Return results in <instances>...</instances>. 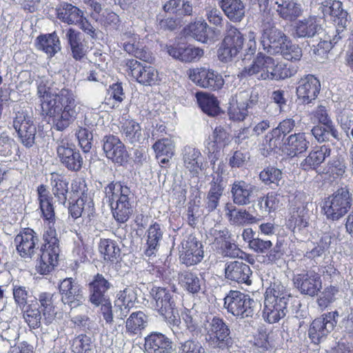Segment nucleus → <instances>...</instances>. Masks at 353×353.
Masks as SVG:
<instances>
[{
	"label": "nucleus",
	"instance_id": "774afa93",
	"mask_svg": "<svg viewBox=\"0 0 353 353\" xmlns=\"http://www.w3.org/2000/svg\"><path fill=\"white\" fill-rule=\"evenodd\" d=\"M228 114L230 119L232 121H242L248 116V110L244 104H241L236 101L230 103Z\"/></svg>",
	"mask_w": 353,
	"mask_h": 353
},
{
	"label": "nucleus",
	"instance_id": "f704fd0d",
	"mask_svg": "<svg viewBox=\"0 0 353 353\" xmlns=\"http://www.w3.org/2000/svg\"><path fill=\"white\" fill-rule=\"evenodd\" d=\"M224 189L223 177L219 174L212 176L205 200V208L208 212H212L216 209Z\"/></svg>",
	"mask_w": 353,
	"mask_h": 353
},
{
	"label": "nucleus",
	"instance_id": "20e7f679",
	"mask_svg": "<svg viewBox=\"0 0 353 353\" xmlns=\"http://www.w3.org/2000/svg\"><path fill=\"white\" fill-rule=\"evenodd\" d=\"M296 70L283 62L275 63L274 59L259 53L252 65L245 67L238 75L245 78L260 73L259 79L283 80L292 77Z\"/></svg>",
	"mask_w": 353,
	"mask_h": 353
},
{
	"label": "nucleus",
	"instance_id": "393cba45",
	"mask_svg": "<svg viewBox=\"0 0 353 353\" xmlns=\"http://www.w3.org/2000/svg\"><path fill=\"white\" fill-rule=\"evenodd\" d=\"M288 38L281 30L271 26L263 30L261 42L263 49L268 53L276 54H279Z\"/></svg>",
	"mask_w": 353,
	"mask_h": 353
},
{
	"label": "nucleus",
	"instance_id": "39448f33",
	"mask_svg": "<svg viewBox=\"0 0 353 353\" xmlns=\"http://www.w3.org/2000/svg\"><path fill=\"white\" fill-rule=\"evenodd\" d=\"M113 217L117 222L124 223L133 213V194L130 188L120 181H112L104 188Z\"/></svg>",
	"mask_w": 353,
	"mask_h": 353
},
{
	"label": "nucleus",
	"instance_id": "49530a36",
	"mask_svg": "<svg viewBox=\"0 0 353 353\" xmlns=\"http://www.w3.org/2000/svg\"><path fill=\"white\" fill-rule=\"evenodd\" d=\"M58 19L62 22L68 24L77 25L79 23L81 19L83 16V12L78 7L67 2L60 4L57 10Z\"/></svg>",
	"mask_w": 353,
	"mask_h": 353
},
{
	"label": "nucleus",
	"instance_id": "4d7b16f0",
	"mask_svg": "<svg viewBox=\"0 0 353 353\" xmlns=\"http://www.w3.org/2000/svg\"><path fill=\"white\" fill-rule=\"evenodd\" d=\"M345 165L343 160L337 158L328 161L326 166L323 168V174H325V178L334 181L336 179L341 178L345 172Z\"/></svg>",
	"mask_w": 353,
	"mask_h": 353
},
{
	"label": "nucleus",
	"instance_id": "c85d7f7f",
	"mask_svg": "<svg viewBox=\"0 0 353 353\" xmlns=\"http://www.w3.org/2000/svg\"><path fill=\"white\" fill-rule=\"evenodd\" d=\"M252 274V272L250 266L239 261H231L227 263L225 268V278L238 283H245L248 285H251L250 276Z\"/></svg>",
	"mask_w": 353,
	"mask_h": 353
},
{
	"label": "nucleus",
	"instance_id": "de8ad7c7",
	"mask_svg": "<svg viewBox=\"0 0 353 353\" xmlns=\"http://www.w3.org/2000/svg\"><path fill=\"white\" fill-rule=\"evenodd\" d=\"M157 159L160 160L161 165L169 163L170 159L174 154V144L172 140L168 138L158 139L152 145Z\"/></svg>",
	"mask_w": 353,
	"mask_h": 353
},
{
	"label": "nucleus",
	"instance_id": "1a4fd4ad",
	"mask_svg": "<svg viewBox=\"0 0 353 353\" xmlns=\"http://www.w3.org/2000/svg\"><path fill=\"white\" fill-rule=\"evenodd\" d=\"M311 119H314L319 125L313 126L312 134L319 142L329 141L330 134L335 139H339V134L334 123L330 118L325 106L319 105L311 112Z\"/></svg>",
	"mask_w": 353,
	"mask_h": 353
},
{
	"label": "nucleus",
	"instance_id": "72a5a7b5",
	"mask_svg": "<svg viewBox=\"0 0 353 353\" xmlns=\"http://www.w3.org/2000/svg\"><path fill=\"white\" fill-rule=\"evenodd\" d=\"M255 186L243 180L235 181L231 188L233 202L238 205H245L250 203Z\"/></svg>",
	"mask_w": 353,
	"mask_h": 353
},
{
	"label": "nucleus",
	"instance_id": "aec40b11",
	"mask_svg": "<svg viewBox=\"0 0 353 353\" xmlns=\"http://www.w3.org/2000/svg\"><path fill=\"white\" fill-rule=\"evenodd\" d=\"M103 150L108 159L120 165L128 162L129 154L125 145L116 136L106 135L103 138Z\"/></svg>",
	"mask_w": 353,
	"mask_h": 353
},
{
	"label": "nucleus",
	"instance_id": "338daca9",
	"mask_svg": "<svg viewBox=\"0 0 353 353\" xmlns=\"http://www.w3.org/2000/svg\"><path fill=\"white\" fill-rule=\"evenodd\" d=\"M72 347L74 353H92L91 338L85 334L76 336L73 339Z\"/></svg>",
	"mask_w": 353,
	"mask_h": 353
},
{
	"label": "nucleus",
	"instance_id": "79ce46f5",
	"mask_svg": "<svg viewBox=\"0 0 353 353\" xmlns=\"http://www.w3.org/2000/svg\"><path fill=\"white\" fill-rule=\"evenodd\" d=\"M99 252L103 259L112 264L117 263L121 259V249L117 242L111 239H101L98 245Z\"/></svg>",
	"mask_w": 353,
	"mask_h": 353
},
{
	"label": "nucleus",
	"instance_id": "e433bc0d",
	"mask_svg": "<svg viewBox=\"0 0 353 353\" xmlns=\"http://www.w3.org/2000/svg\"><path fill=\"white\" fill-rule=\"evenodd\" d=\"M195 97L199 107L208 116L214 117L221 112L220 102L213 94L200 91L196 93Z\"/></svg>",
	"mask_w": 353,
	"mask_h": 353
},
{
	"label": "nucleus",
	"instance_id": "a19ab883",
	"mask_svg": "<svg viewBox=\"0 0 353 353\" xmlns=\"http://www.w3.org/2000/svg\"><path fill=\"white\" fill-rule=\"evenodd\" d=\"M219 6L233 22H240L245 17V6L242 0H219Z\"/></svg>",
	"mask_w": 353,
	"mask_h": 353
},
{
	"label": "nucleus",
	"instance_id": "0eeeda50",
	"mask_svg": "<svg viewBox=\"0 0 353 353\" xmlns=\"http://www.w3.org/2000/svg\"><path fill=\"white\" fill-rule=\"evenodd\" d=\"M351 205L348 190L341 188L324 199L322 212L328 220L337 221L347 214Z\"/></svg>",
	"mask_w": 353,
	"mask_h": 353
},
{
	"label": "nucleus",
	"instance_id": "7c9ffc66",
	"mask_svg": "<svg viewBox=\"0 0 353 353\" xmlns=\"http://www.w3.org/2000/svg\"><path fill=\"white\" fill-rule=\"evenodd\" d=\"M144 349L146 353H172V342L162 333L152 332L145 338Z\"/></svg>",
	"mask_w": 353,
	"mask_h": 353
},
{
	"label": "nucleus",
	"instance_id": "6e6552de",
	"mask_svg": "<svg viewBox=\"0 0 353 353\" xmlns=\"http://www.w3.org/2000/svg\"><path fill=\"white\" fill-rule=\"evenodd\" d=\"M244 40L243 33L236 27L228 23L217 50L219 59L225 63L232 61L242 50Z\"/></svg>",
	"mask_w": 353,
	"mask_h": 353
},
{
	"label": "nucleus",
	"instance_id": "680f3d73",
	"mask_svg": "<svg viewBox=\"0 0 353 353\" xmlns=\"http://www.w3.org/2000/svg\"><path fill=\"white\" fill-rule=\"evenodd\" d=\"M282 174L283 173L280 169L270 165L261 171L259 179L267 185H274L278 186L279 181L282 179Z\"/></svg>",
	"mask_w": 353,
	"mask_h": 353
},
{
	"label": "nucleus",
	"instance_id": "7ed1b4c3",
	"mask_svg": "<svg viewBox=\"0 0 353 353\" xmlns=\"http://www.w3.org/2000/svg\"><path fill=\"white\" fill-rule=\"evenodd\" d=\"M59 296L56 293L40 292L37 297L30 301L23 312V319L30 329L41 326L43 319L46 325L51 324L57 314Z\"/></svg>",
	"mask_w": 353,
	"mask_h": 353
},
{
	"label": "nucleus",
	"instance_id": "f257e3e1",
	"mask_svg": "<svg viewBox=\"0 0 353 353\" xmlns=\"http://www.w3.org/2000/svg\"><path fill=\"white\" fill-rule=\"evenodd\" d=\"M37 94L41 114L51 121L57 130H65L77 119V97L72 89L64 87L58 92H53L47 81H41L37 87Z\"/></svg>",
	"mask_w": 353,
	"mask_h": 353
},
{
	"label": "nucleus",
	"instance_id": "69168bd1",
	"mask_svg": "<svg viewBox=\"0 0 353 353\" xmlns=\"http://www.w3.org/2000/svg\"><path fill=\"white\" fill-rule=\"evenodd\" d=\"M274 335L275 333L273 331L268 332H260L256 337L255 338V345L259 349L261 352H265L274 345Z\"/></svg>",
	"mask_w": 353,
	"mask_h": 353
},
{
	"label": "nucleus",
	"instance_id": "f03ea898",
	"mask_svg": "<svg viewBox=\"0 0 353 353\" xmlns=\"http://www.w3.org/2000/svg\"><path fill=\"white\" fill-rule=\"evenodd\" d=\"M37 200L41 212V217L48 221L43 234V243L39 249V257L37 259L36 270L42 275L51 272L58 264L59 255V240L54 228L55 212L53 198L47 187L41 184L37 187Z\"/></svg>",
	"mask_w": 353,
	"mask_h": 353
},
{
	"label": "nucleus",
	"instance_id": "a878e982",
	"mask_svg": "<svg viewBox=\"0 0 353 353\" xmlns=\"http://www.w3.org/2000/svg\"><path fill=\"white\" fill-rule=\"evenodd\" d=\"M123 43L124 50L129 54L145 62L152 61V53L145 48L137 34H125Z\"/></svg>",
	"mask_w": 353,
	"mask_h": 353
},
{
	"label": "nucleus",
	"instance_id": "f8f14e48",
	"mask_svg": "<svg viewBox=\"0 0 353 353\" xmlns=\"http://www.w3.org/2000/svg\"><path fill=\"white\" fill-rule=\"evenodd\" d=\"M338 316L339 312L335 310L314 319L308 328V337L311 342L318 345L325 340L336 325Z\"/></svg>",
	"mask_w": 353,
	"mask_h": 353
},
{
	"label": "nucleus",
	"instance_id": "4c0bfd02",
	"mask_svg": "<svg viewBox=\"0 0 353 353\" xmlns=\"http://www.w3.org/2000/svg\"><path fill=\"white\" fill-rule=\"evenodd\" d=\"M230 133L223 126H216L212 134V140L207 145L208 153L214 154V158L217 159L220 151L230 143Z\"/></svg>",
	"mask_w": 353,
	"mask_h": 353
},
{
	"label": "nucleus",
	"instance_id": "9b49d317",
	"mask_svg": "<svg viewBox=\"0 0 353 353\" xmlns=\"http://www.w3.org/2000/svg\"><path fill=\"white\" fill-rule=\"evenodd\" d=\"M206 341L212 347L222 350H230L234 343L228 325L217 316L212 318L206 328Z\"/></svg>",
	"mask_w": 353,
	"mask_h": 353
},
{
	"label": "nucleus",
	"instance_id": "864d4df0",
	"mask_svg": "<svg viewBox=\"0 0 353 353\" xmlns=\"http://www.w3.org/2000/svg\"><path fill=\"white\" fill-rule=\"evenodd\" d=\"M163 10L175 16H190L192 14V6L188 1L169 0L163 6Z\"/></svg>",
	"mask_w": 353,
	"mask_h": 353
},
{
	"label": "nucleus",
	"instance_id": "ea45409f",
	"mask_svg": "<svg viewBox=\"0 0 353 353\" xmlns=\"http://www.w3.org/2000/svg\"><path fill=\"white\" fill-rule=\"evenodd\" d=\"M35 47L52 57L61 50L60 40L55 32L41 34L35 39Z\"/></svg>",
	"mask_w": 353,
	"mask_h": 353
},
{
	"label": "nucleus",
	"instance_id": "5701e85b",
	"mask_svg": "<svg viewBox=\"0 0 353 353\" xmlns=\"http://www.w3.org/2000/svg\"><path fill=\"white\" fill-rule=\"evenodd\" d=\"M167 52L175 59L185 63L196 62L204 55L202 48L185 43H174L167 46Z\"/></svg>",
	"mask_w": 353,
	"mask_h": 353
},
{
	"label": "nucleus",
	"instance_id": "6e6d98bb",
	"mask_svg": "<svg viewBox=\"0 0 353 353\" xmlns=\"http://www.w3.org/2000/svg\"><path fill=\"white\" fill-rule=\"evenodd\" d=\"M120 132L125 141L133 143L139 141L141 136V128L134 120L127 119L121 126Z\"/></svg>",
	"mask_w": 353,
	"mask_h": 353
},
{
	"label": "nucleus",
	"instance_id": "603ef678",
	"mask_svg": "<svg viewBox=\"0 0 353 353\" xmlns=\"http://www.w3.org/2000/svg\"><path fill=\"white\" fill-rule=\"evenodd\" d=\"M201 153L199 150L188 147L184 150L183 154V161L184 166L192 173L199 174L201 170L202 161Z\"/></svg>",
	"mask_w": 353,
	"mask_h": 353
},
{
	"label": "nucleus",
	"instance_id": "a18cd8bd",
	"mask_svg": "<svg viewBox=\"0 0 353 353\" xmlns=\"http://www.w3.org/2000/svg\"><path fill=\"white\" fill-rule=\"evenodd\" d=\"M226 215L229 221L234 225H246L256 223L259 219L245 209L236 210L231 204L226 205Z\"/></svg>",
	"mask_w": 353,
	"mask_h": 353
},
{
	"label": "nucleus",
	"instance_id": "4be33fe9",
	"mask_svg": "<svg viewBox=\"0 0 353 353\" xmlns=\"http://www.w3.org/2000/svg\"><path fill=\"white\" fill-rule=\"evenodd\" d=\"M57 152L61 162L68 170L77 172L82 168L83 160L81 154L67 141H61Z\"/></svg>",
	"mask_w": 353,
	"mask_h": 353
},
{
	"label": "nucleus",
	"instance_id": "3c124183",
	"mask_svg": "<svg viewBox=\"0 0 353 353\" xmlns=\"http://www.w3.org/2000/svg\"><path fill=\"white\" fill-rule=\"evenodd\" d=\"M68 43L70 46L72 57L76 61H81L87 54V47L81 41L80 33L73 28H69L66 33Z\"/></svg>",
	"mask_w": 353,
	"mask_h": 353
},
{
	"label": "nucleus",
	"instance_id": "c756f323",
	"mask_svg": "<svg viewBox=\"0 0 353 353\" xmlns=\"http://www.w3.org/2000/svg\"><path fill=\"white\" fill-rule=\"evenodd\" d=\"M282 145L283 150L288 156L295 157L307 150L310 141L305 132H297L289 135Z\"/></svg>",
	"mask_w": 353,
	"mask_h": 353
},
{
	"label": "nucleus",
	"instance_id": "e2e57ef3",
	"mask_svg": "<svg viewBox=\"0 0 353 353\" xmlns=\"http://www.w3.org/2000/svg\"><path fill=\"white\" fill-rule=\"evenodd\" d=\"M279 54L282 55L285 59L295 62L301 60L302 57V50L298 45L293 44L292 41L288 38Z\"/></svg>",
	"mask_w": 353,
	"mask_h": 353
},
{
	"label": "nucleus",
	"instance_id": "5fc2aeb1",
	"mask_svg": "<svg viewBox=\"0 0 353 353\" xmlns=\"http://www.w3.org/2000/svg\"><path fill=\"white\" fill-rule=\"evenodd\" d=\"M146 323L147 316L143 312H132L126 321V331L132 335L138 334L145 327Z\"/></svg>",
	"mask_w": 353,
	"mask_h": 353
},
{
	"label": "nucleus",
	"instance_id": "473e14b6",
	"mask_svg": "<svg viewBox=\"0 0 353 353\" xmlns=\"http://www.w3.org/2000/svg\"><path fill=\"white\" fill-rule=\"evenodd\" d=\"M331 154L328 145H323L314 148L301 163V168L305 171L316 170L321 164Z\"/></svg>",
	"mask_w": 353,
	"mask_h": 353
},
{
	"label": "nucleus",
	"instance_id": "0e129e2a",
	"mask_svg": "<svg viewBox=\"0 0 353 353\" xmlns=\"http://www.w3.org/2000/svg\"><path fill=\"white\" fill-rule=\"evenodd\" d=\"M71 191L77 198H93V194L89 190L86 181L83 177H77L72 180Z\"/></svg>",
	"mask_w": 353,
	"mask_h": 353
},
{
	"label": "nucleus",
	"instance_id": "09e8293b",
	"mask_svg": "<svg viewBox=\"0 0 353 353\" xmlns=\"http://www.w3.org/2000/svg\"><path fill=\"white\" fill-rule=\"evenodd\" d=\"M52 191L59 203L65 205L68 192V182L64 176L57 172L50 174Z\"/></svg>",
	"mask_w": 353,
	"mask_h": 353
},
{
	"label": "nucleus",
	"instance_id": "c03bdc74",
	"mask_svg": "<svg viewBox=\"0 0 353 353\" xmlns=\"http://www.w3.org/2000/svg\"><path fill=\"white\" fill-rule=\"evenodd\" d=\"M276 11L284 20L294 21L302 14V7L294 0H278Z\"/></svg>",
	"mask_w": 353,
	"mask_h": 353
},
{
	"label": "nucleus",
	"instance_id": "b1692460",
	"mask_svg": "<svg viewBox=\"0 0 353 353\" xmlns=\"http://www.w3.org/2000/svg\"><path fill=\"white\" fill-rule=\"evenodd\" d=\"M321 90V83L313 74L302 77L297 83L296 94L304 103H310L315 100Z\"/></svg>",
	"mask_w": 353,
	"mask_h": 353
},
{
	"label": "nucleus",
	"instance_id": "4468645a",
	"mask_svg": "<svg viewBox=\"0 0 353 353\" xmlns=\"http://www.w3.org/2000/svg\"><path fill=\"white\" fill-rule=\"evenodd\" d=\"M125 66L128 74L141 85L152 86L160 81L159 72L152 65L132 59L126 61Z\"/></svg>",
	"mask_w": 353,
	"mask_h": 353
},
{
	"label": "nucleus",
	"instance_id": "412c9836",
	"mask_svg": "<svg viewBox=\"0 0 353 353\" xmlns=\"http://www.w3.org/2000/svg\"><path fill=\"white\" fill-rule=\"evenodd\" d=\"M319 10L324 17H330L339 28H345L348 12L343 8V2L339 0H323L320 3Z\"/></svg>",
	"mask_w": 353,
	"mask_h": 353
},
{
	"label": "nucleus",
	"instance_id": "8fccbe9b",
	"mask_svg": "<svg viewBox=\"0 0 353 353\" xmlns=\"http://www.w3.org/2000/svg\"><path fill=\"white\" fill-rule=\"evenodd\" d=\"M213 246L219 254L230 257L236 245L232 242L229 231L223 230L219 231L215 236Z\"/></svg>",
	"mask_w": 353,
	"mask_h": 353
},
{
	"label": "nucleus",
	"instance_id": "13d9d810",
	"mask_svg": "<svg viewBox=\"0 0 353 353\" xmlns=\"http://www.w3.org/2000/svg\"><path fill=\"white\" fill-rule=\"evenodd\" d=\"M318 24L315 17H309L299 21L295 27L298 37H312L317 32Z\"/></svg>",
	"mask_w": 353,
	"mask_h": 353
},
{
	"label": "nucleus",
	"instance_id": "bf43d9fd",
	"mask_svg": "<svg viewBox=\"0 0 353 353\" xmlns=\"http://www.w3.org/2000/svg\"><path fill=\"white\" fill-rule=\"evenodd\" d=\"M107 95L105 103L108 105L111 104V108H114L118 106L124 99L125 94L122 83L119 82L111 84L107 90Z\"/></svg>",
	"mask_w": 353,
	"mask_h": 353
},
{
	"label": "nucleus",
	"instance_id": "dca6fc26",
	"mask_svg": "<svg viewBox=\"0 0 353 353\" xmlns=\"http://www.w3.org/2000/svg\"><path fill=\"white\" fill-rule=\"evenodd\" d=\"M174 290L161 286H153L150 292L152 303L158 313L165 319L171 318L175 307Z\"/></svg>",
	"mask_w": 353,
	"mask_h": 353
},
{
	"label": "nucleus",
	"instance_id": "052dcab7",
	"mask_svg": "<svg viewBox=\"0 0 353 353\" xmlns=\"http://www.w3.org/2000/svg\"><path fill=\"white\" fill-rule=\"evenodd\" d=\"M208 25L205 21L191 23L185 28L188 34L202 43H206L208 39Z\"/></svg>",
	"mask_w": 353,
	"mask_h": 353
},
{
	"label": "nucleus",
	"instance_id": "bb28decb",
	"mask_svg": "<svg viewBox=\"0 0 353 353\" xmlns=\"http://www.w3.org/2000/svg\"><path fill=\"white\" fill-rule=\"evenodd\" d=\"M295 127V121L293 119H285L281 121L278 126L274 128L270 135L265 137L268 143V150L273 151L280 149L283 141V138L291 132Z\"/></svg>",
	"mask_w": 353,
	"mask_h": 353
},
{
	"label": "nucleus",
	"instance_id": "423d86ee",
	"mask_svg": "<svg viewBox=\"0 0 353 353\" xmlns=\"http://www.w3.org/2000/svg\"><path fill=\"white\" fill-rule=\"evenodd\" d=\"M289 295L279 281L272 282L265 293L263 318L268 323H275L283 319L288 312Z\"/></svg>",
	"mask_w": 353,
	"mask_h": 353
},
{
	"label": "nucleus",
	"instance_id": "37998d69",
	"mask_svg": "<svg viewBox=\"0 0 353 353\" xmlns=\"http://www.w3.org/2000/svg\"><path fill=\"white\" fill-rule=\"evenodd\" d=\"M178 284L184 291L195 294L200 292L203 281L197 273L184 270L178 274Z\"/></svg>",
	"mask_w": 353,
	"mask_h": 353
},
{
	"label": "nucleus",
	"instance_id": "6ab92c4d",
	"mask_svg": "<svg viewBox=\"0 0 353 353\" xmlns=\"http://www.w3.org/2000/svg\"><path fill=\"white\" fill-rule=\"evenodd\" d=\"M204 250L202 243L193 235H189L182 243L179 259L186 266L199 263L203 259Z\"/></svg>",
	"mask_w": 353,
	"mask_h": 353
},
{
	"label": "nucleus",
	"instance_id": "2eb2a0df",
	"mask_svg": "<svg viewBox=\"0 0 353 353\" xmlns=\"http://www.w3.org/2000/svg\"><path fill=\"white\" fill-rule=\"evenodd\" d=\"M17 254L21 258L32 259L39 249V238L34 230L30 228H22L14 239Z\"/></svg>",
	"mask_w": 353,
	"mask_h": 353
},
{
	"label": "nucleus",
	"instance_id": "f3484780",
	"mask_svg": "<svg viewBox=\"0 0 353 353\" xmlns=\"http://www.w3.org/2000/svg\"><path fill=\"white\" fill-rule=\"evenodd\" d=\"M294 287L301 294L314 296L322 289V281L319 274L314 270H305L293 276Z\"/></svg>",
	"mask_w": 353,
	"mask_h": 353
},
{
	"label": "nucleus",
	"instance_id": "c9c22d12",
	"mask_svg": "<svg viewBox=\"0 0 353 353\" xmlns=\"http://www.w3.org/2000/svg\"><path fill=\"white\" fill-rule=\"evenodd\" d=\"M59 290L62 301L70 306L73 303L77 305V302H79L82 298L79 285L75 283L72 278L63 279L59 286Z\"/></svg>",
	"mask_w": 353,
	"mask_h": 353
},
{
	"label": "nucleus",
	"instance_id": "58836bf2",
	"mask_svg": "<svg viewBox=\"0 0 353 353\" xmlns=\"http://www.w3.org/2000/svg\"><path fill=\"white\" fill-rule=\"evenodd\" d=\"M163 232L161 225L154 222L146 231V243L144 254L146 256H155L158 252L160 242L163 239Z\"/></svg>",
	"mask_w": 353,
	"mask_h": 353
},
{
	"label": "nucleus",
	"instance_id": "a211bd4d",
	"mask_svg": "<svg viewBox=\"0 0 353 353\" xmlns=\"http://www.w3.org/2000/svg\"><path fill=\"white\" fill-rule=\"evenodd\" d=\"M13 127L26 148L34 144L37 128L30 117L23 112H18L13 120Z\"/></svg>",
	"mask_w": 353,
	"mask_h": 353
},
{
	"label": "nucleus",
	"instance_id": "cd10ccee",
	"mask_svg": "<svg viewBox=\"0 0 353 353\" xmlns=\"http://www.w3.org/2000/svg\"><path fill=\"white\" fill-rule=\"evenodd\" d=\"M68 213L74 219L83 217L91 221L96 214L93 198H77L73 200L69 203Z\"/></svg>",
	"mask_w": 353,
	"mask_h": 353
},
{
	"label": "nucleus",
	"instance_id": "9d476101",
	"mask_svg": "<svg viewBox=\"0 0 353 353\" xmlns=\"http://www.w3.org/2000/svg\"><path fill=\"white\" fill-rule=\"evenodd\" d=\"M254 306L253 299L239 290H230L224 298L225 308L236 317H252L254 313Z\"/></svg>",
	"mask_w": 353,
	"mask_h": 353
},
{
	"label": "nucleus",
	"instance_id": "2f4dec72",
	"mask_svg": "<svg viewBox=\"0 0 353 353\" xmlns=\"http://www.w3.org/2000/svg\"><path fill=\"white\" fill-rule=\"evenodd\" d=\"M110 287L111 283L103 274L97 273L88 284L90 302L100 303V301L109 298L107 292Z\"/></svg>",
	"mask_w": 353,
	"mask_h": 353
},
{
	"label": "nucleus",
	"instance_id": "ddd939ff",
	"mask_svg": "<svg viewBox=\"0 0 353 353\" xmlns=\"http://www.w3.org/2000/svg\"><path fill=\"white\" fill-rule=\"evenodd\" d=\"M187 74L196 85L212 91L221 90L224 85L223 77L212 69L204 67L190 68Z\"/></svg>",
	"mask_w": 353,
	"mask_h": 353
}]
</instances>
